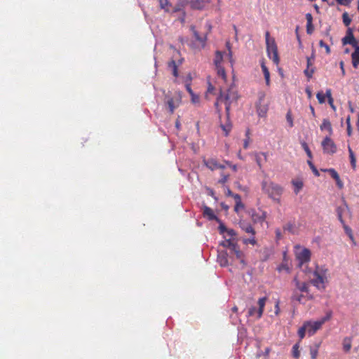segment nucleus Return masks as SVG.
<instances>
[{"label":"nucleus","mask_w":359,"mask_h":359,"mask_svg":"<svg viewBox=\"0 0 359 359\" xmlns=\"http://www.w3.org/2000/svg\"><path fill=\"white\" fill-rule=\"evenodd\" d=\"M226 48H228L229 50V62L231 63V65L233 64V60L232 59V55H231V51L230 50V47H229V43H226Z\"/></svg>","instance_id":"49"},{"label":"nucleus","mask_w":359,"mask_h":359,"mask_svg":"<svg viewBox=\"0 0 359 359\" xmlns=\"http://www.w3.org/2000/svg\"><path fill=\"white\" fill-rule=\"evenodd\" d=\"M266 301V297H265L260 298L258 300V306H259V309L257 311V318H260L263 314Z\"/></svg>","instance_id":"22"},{"label":"nucleus","mask_w":359,"mask_h":359,"mask_svg":"<svg viewBox=\"0 0 359 359\" xmlns=\"http://www.w3.org/2000/svg\"><path fill=\"white\" fill-rule=\"evenodd\" d=\"M276 236H277V238L278 239L281 238V233H280V231L279 229H277L276 231Z\"/></svg>","instance_id":"61"},{"label":"nucleus","mask_w":359,"mask_h":359,"mask_svg":"<svg viewBox=\"0 0 359 359\" xmlns=\"http://www.w3.org/2000/svg\"><path fill=\"white\" fill-rule=\"evenodd\" d=\"M343 225V227L344 229V231L346 233V234L348 236V237L350 238V239L351 241H353L354 240V238H353V233H352V230L351 229L350 227H348L346 224L345 222H344V224H342Z\"/></svg>","instance_id":"35"},{"label":"nucleus","mask_w":359,"mask_h":359,"mask_svg":"<svg viewBox=\"0 0 359 359\" xmlns=\"http://www.w3.org/2000/svg\"><path fill=\"white\" fill-rule=\"evenodd\" d=\"M226 195L233 198L235 201L234 210L236 212H238L244 208V205L241 201L240 195L233 194L231 190L228 189Z\"/></svg>","instance_id":"12"},{"label":"nucleus","mask_w":359,"mask_h":359,"mask_svg":"<svg viewBox=\"0 0 359 359\" xmlns=\"http://www.w3.org/2000/svg\"><path fill=\"white\" fill-rule=\"evenodd\" d=\"M243 243L245 244L250 243L252 245H255L257 244V241H256L255 236H252V237H251V238L244 239Z\"/></svg>","instance_id":"39"},{"label":"nucleus","mask_w":359,"mask_h":359,"mask_svg":"<svg viewBox=\"0 0 359 359\" xmlns=\"http://www.w3.org/2000/svg\"><path fill=\"white\" fill-rule=\"evenodd\" d=\"M333 102H334V100H333L332 97H330V99H329V100H328V102H329L330 105L331 106V107L332 109H335V107H334V105L333 104Z\"/></svg>","instance_id":"57"},{"label":"nucleus","mask_w":359,"mask_h":359,"mask_svg":"<svg viewBox=\"0 0 359 359\" xmlns=\"http://www.w3.org/2000/svg\"><path fill=\"white\" fill-rule=\"evenodd\" d=\"M262 69L266 80V84L269 86L270 84V74L268 68L266 67L264 62L262 63Z\"/></svg>","instance_id":"29"},{"label":"nucleus","mask_w":359,"mask_h":359,"mask_svg":"<svg viewBox=\"0 0 359 359\" xmlns=\"http://www.w3.org/2000/svg\"><path fill=\"white\" fill-rule=\"evenodd\" d=\"M308 163L309 165H310L311 168L312 169L313 173L316 175V176H319V172L318 171V170L316 169V168L313 165V164L312 163L311 161H308Z\"/></svg>","instance_id":"46"},{"label":"nucleus","mask_w":359,"mask_h":359,"mask_svg":"<svg viewBox=\"0 0 359 359\" xmlns=\"http://www.w3.org/2000/svg\"><path fill=\"white\" fill-rule=\"evenodd\" d=\"M251 217L255 223H262L266 219V212H255L253 211L252 212Z\"/></svg>","instance_id":"16"},{"label":"nucleus","mask_w":359,"mask_h":359,"mask_svg":"<svg viewBox=\"0 0 359 359\" xmlns=\"http://www.w3.org/2000/svg\"><path fill=\"white\" fill-rule=\"evenodd\" d=\"M238 99L237 92L233 88H230L228 90V93L226 94V101L230 100L231 102L236 101Z\"/></svg>","instance_id":"23"},{"label":"nucleus","mask_w":359,"mask_h":359,"mask_svg":"<svg viewBox=\"0 0 359 359\" xmlns=\"http://www.w3.org/2000/svg\"><path fill=\"white\" fill-rule=\"evenodd\" d=\"M226 165H228L230 168H232L233 171H236V165H231L229 162L226 161Z\"/></svg>","instance_id":"58"},{"label":"nucleus","mask_w":359,"mask_h":359,"mask_svg":"<svg viewBox=\"0 0 359 359\" xmlns=\"http://www.w3.org/2000/svg\"><path fill=\"white\" fill-rule=\"evenodd\" d=\"M343 203H344L343 205L339 206L337 208V216H338L339 220L340 221V222L341 224H344V220L343 219V213L345 211L348 210V207L345 200H343Z\"/></svg>","instance_id":"17"},{"label":"nucleus","mask_w":359,"mask_h":359,"mask_svg":"<svg viewBox=\"0 0 359 359\" xmlns=\"http://www.w3.org/2000/svg\"><path fill=\"white\" fill-rule=\"evenodd\" d=\"M320 129L321 130H324V129L327 130L329 131L330 135H332V128L331 123L327 119H323V123L320 126Z\"/></svg>","instance_id":"28"},{"label":"nucleus","mask_w":359,"mask_h":359,"mask_svg":"<svg viewBox=\"0 0 359 359\" xmlns=\"http://www.w3.org/2000/svg\"><path fill=\"white\" fill-rule=\"evenodd\" d=\"M311 325V322L306 321L304 323L303 326L301 327L298 330V334L300 337V339H302L305 336L306 330L309 329V325Z\"/></svg>","instance_id":"25"},{"label":"nucleus","mask_w":359,"mask_h":359,"mask_svg":"<svg viewBox=\"0 0 359 359\" xmlns=\"http://www.w3.org/2000/svg\"><path fill=\"white\" fill-rule=\"evenodd\" d=\"M265 93H259V100L256 104L257 112L260 117H265L269 110V101L265 99Z\"/></svg>","instance_id":"3"},{"label":"nucleus","mask_w":359,"mask_h":359,"mask_svg":"<svg viewBox=\"0 0 359 359\" xmlns=\"http://www.w3.org/2000/svg\"><path fill=\"white\" fill-rule=\"evenodd\" d=\"M319 344H317L315 348H311L310 351L311 359H316L318 353Z\"/></svg>","instance_id":"37"},{"label":"nucleus","mask_w":359,"mask_h":359,"mask_svg":"<svg viewBox=\"0 0 359 359\" xmlns=\"http://www.w3.org/2000/svg\"><path fill=\"white\" fill-rule=\"evenodd\" d=\"M191 102L194 104H198L200 102V97L198 95H196L194 93L191 95Z\"/></svg>","instance_id":"43"},{"label":"nucleus","mask_w":359,"mask_h":359,"mask_svg":"<svg viewBox=\"0 0 359 359\" xmlns=\"http://www.w3.org/2000/svg\"><path fill=\"white\" fill-rule=\"evenodd\" d=\"M319 46L321 47V48H325V51L327 54H330V48L328 45H327L326 43H324V41L323 40H320L319 41Z\"/></svg>","instance_id":"41"},{"label":"nucleus","mask_w":359,"mask_h":359,"mask_svg":"<svg viewBox=\"0 0 359 359\" xmlns=\"http://www.w3.org/2000/svg\"><path fill=\"white\" fill-rule=\"evenodd\" d=\"M355 51L352 53V63L355 68H357L359 65V46L355 47Z\"/></svg>","instance_id":"20"},{"label":"nucleus","mask_w":359,"mask_h":359,"mask_svg":"<svg viewBox=\"0 0 359 359\" xmlns=\"http://www.w3.org/2000/svg\"><path fill=\"white\" fill-rule=\"evenodd\" d=\"M306 19L307 21L306 25V32L309 34H311L313 32L314 27L313 25V17L311 13H307L306 15Z\"/></svg>","instance_id":"19"},{"label":"nucleus","mask_w":359,"mask_h":359,"mask_svg":"<svg viewBox=\"0 0 359 359\" xmlns=\"http://www.w3.org/2000/svg\"><path fill=\"white\" fill-rule=\"evenodd\" d=\"M263 189L268 193L270 197H273L274 195L280 196L283 191V189L274 183L267 184L266 182H264Z\"/></svg>","instance_id":"8"},{"label":"nucleus","mask_w":359,"mask_h":359,"mask_svg":"<svg viewBox=\"0 0 359 359\" xmlns=\"http://www.w3.org/2000/svg\"><path fill=\"white\" fill-rule=\"evenodd\" d=\"M292 184L294 186V192L295 194H298L299 191L302 189L303 187V182L301 180H294L292 181Z\"/></svg>","instance_id":"32"},{"label":"nucleus","mask_w":359,"mask_h":359,"mask_svg":"<svg viewBox=\"0 0 359 359\" xmlns=\"http://www.w3.org/2000/svg\"><path fill=\"white\" fill-rule=\"evenodd\" d=\"M292 229V225L287 224L284 227V229L290 230Z\"/></svg>","instance_id":"62"},{"label":"nucleus","mask_w":359,"mask_h":359,"mask_svg":"<svg viewBox=\"0 0 359 359\" xmlns=\"http://www.w3.org/2000/svg\"><path fill=\"white\" fill-rule=\"evenodd\" d=\"M255 313H256V308L255 307L252 306V307L249 309V311H248L249 316H254Z\"/></svg>","instance_id":"51"},{"label":"nucleus","mask_w":359,"mask_h":359,"mask_svg":"<svg viewBox=\"0 0 359 359\" xmlns=\"http://www.w3.org/2000/svg\"><path fill=\"white\" fill-rule=\"evenodd\" d=\"M326 271H319L318 269L314 271L316 278L311 280V283L318 288H325V283L327 281V276L325 275Z\"/></svg>","instance_id":"5"},{"label":"nucleus","mask_w":359,"mask_h":359,"mask_svg":"<svg viewBox=\"0 0 359 359\" xmlns=\"http://www.w3.org/2000/svg\"><path fill=\"white\" fill-rule=\"evenodd\" d=\"M205 29H206L205 32H199L195 29L194 26L191 27V29L193 32L196 41L198 42V46L200 47V48H203L205 46L206 40H207V34H208V32H209L211 29V27L208 23H206Z\"/></svg>","instance_id":"4"},{"label":"nucleus","mask_w":359,"mask_h":359,"mask_svg":"<svg viewBox=\"0 0 359 359\" xmlns=\"http://www.w3.org/2000/svg\"><path fill=\"white\" fill-rule=\"evenodd\" d=\"M303 297H304L303 294H297L295 292H294V294L292 297V299L297 301L298 302H301Z\"/></svg>","instance_id":"44"},{"label":"nucleus","mask_w":359,"mask_h":359,"mask_svg":"<svg viewBox=\"0 0 359 359\" xmlns=\"http://www.w3.org/2000/svg\"><path fill=\"white\" fill-rule=\"evenodd\" d=\"M336 182H337V186H338V187L339 189H342L343 188L344 185H343L342 182L340 180L339 177H338V180H336Z\"/></svg>","instance_id":"53"},{"label":"nucleus","mask_w":359,"mask_h":359,"mask_svg":"<svg viewBox=\"0 0 359 359\" xmlns=\"http://www.w3.org/2000/svg\"><path fill=\"white\" fill-rule=\"evenodd\" d=\"M352 0H337L338 4L346 6L350 4Z\"/></svg>","instance_id":"50"},{"label":"nucleus","mask_w":359,"mask_h":359,"mask_svg":"<svg viewBox=\"0 0 359 359\" xmlns=\"http://www.w3.org/2000/svg\"><path fill=\"white\" fill-rule=\"evenodd\" d=\"M314 60L313 55L311 57H307V69L304 71L306 76L311 79L312 77L313 74L314 73L315 69L313 67L312 60Z\"/></svg>","instance_id":"15"},{"label":"nucleus","mask_w":359,"mask_h":359,"mask_svg":"<svg viewBox=\"0 0 359 359\" xmlns=\"http://www.w3.org/2000/svg\"><path fill=\"white\" fill-rule=\"evenodd\" d=\"M205 163L206 165V166L210 168L211 170H216V169H218L219 168H222V166L219 164L217 161L214 160V159H209L206 161H205Z\"/></svg>","instance_id":"21"},{"label":"nucleus","mask_w":359,"mask_h":359,"mask_svg":"<svg viewBox=\"0 0 359 359\" xmlns=\"http://www.w3.org/2000/svg\"><path fill=\"white\" fill-rule=\"evenodd\" d=\"M306 93H307V95H308V97H309V98H311V96H312L311 90L309 88H307L306 89Z\"/></svg>","instance_id":"60"},{"label":"nucleus","mask_w":359,"mask_h":359,"mask_svg":"<svg viewBox=\"0 0 359 359\" xmlns=\"http://www.w3.org/2000/svg\"><path fill=\"white\" fill-rule=\"evenodd\" d=\"M327 171L330 173L331 176L336 180H338L339 175L334 169H329Z\"/></svg>","instance_id":"45"},{"label":"nucleus","mask_w":359,"mask_h":359,"mask_svg":"<svg viewBox=\"0 0 359 359\" xmlns=\"http://www.w3.org/2000/svg\"><path fill=\"white\" fill-rule=\"evenodd\" d=\"M342 18H343V22L344 23V25L346 26H348L351 24V19L349 18L347 13H343Z\"/></svg>","instance_id":"38"},{"label":"nucleus","mask_w":359,"mask_h":359,"mask_svg":"<svg viewBox=\"0 0 359 359\" xmlns=\"http://www.w3.org/2000/svg\"><path fill=\"white\" fill-rule=\"evenodd\" d=\"M276 315H278L280 313L279 302L278 301L276 304Z\"/></svg>","instance_id":"54"},{"label":"nucleus","mask_w":359,"mask_h":359,"mask_svg":"<svg viewBox=\"0 0 359 359\" xmlns=\"http://www.w3.org/2000/svg\"><path fill=\"white\" fill-rule=\"evenodd\" d=\"M286 118H287V122L289 123L290 126L292 127L293 126V120H292V114H291L290 111H289L287 113Z\"/></svg>","instance_id":"42"},{"label":"nucleus","mask_w":359,"mask_h":359,"mask_svg":"<svg viewBox=\"0 0 359 359\" xmlns=\"http://www.w3.org/2000/svg\"><path fill=\"white\" fill-rule=\"evenodd\" d=\"M325 96L328 98V100L330 99V97H332L330 89H327L326 90Z\"/></svg>","instance_id":"55"},{"label":"nucleus","mask_w":359,"mask_h":359,"mask_svg":"<svg viewBox=\"0 0 359 359\" xmlns=\"http://www.w3.org/2000/svg\"><path fill=\"white\" fill-rule=\"evenodd\" d=\"M296 257L299 260V266L301 267L304 263L307 262L310 260L311 252L309 250L304 248L296 253Z\"/></svg>","instance_id":"13"},{"label":"nucleus","mask_w":359,"mask_h":359,"mask_svg":"<svg viewBox=\"0 0 359 359\" xmlns=\"http://www.w3.org/2000/svg\"><path fill=\"white\" fill-rule=\"evenodd\" d=\"M203 215L205 217H207L209 220H216L219 224V230L221 234L224 233V224L222 220L218 219L217 216L214 214L212 209L205 205L203 207Z\"/></svg>","instance_id":"6"},{"label":"nucleus","mask_w":359,"mask_h":359,"mask_svg":"<svg viewBox=\"0 0 359 359\" xmlns=\"http://www.w3.org/2000/svg\"><path fill=\"white\" fill-rule=\"evenodd\" d=\"M319 103L323 104L325 101V95L322 92H318L316 95Z\"/></svg>","instance_id":"40"},{"label":"nucleus","mask_w":359,"mask_h":359,"mask_svg":"<svg viewBox=\"0 0 359 359\" xmlns=\"http://www.w3.org/2000/svg\"><path fill=\"white\" fill-rule=\"evenodd\" d=\"M342 43L344 45L350 44V45L353 46V47L358 46H357L358 42L355 40V39L354 38V36L353 34V30L351 28L348 29L347 32H346V36L344 38H343Z\"/></svg>","instance_id":"14"},{"label":"nucleus","mask_w":359,"mask_h":359,"mask_svg":"<svg viewBox=\"0 0 359 359\" xmlns=\"http://www.w3.org/2000/svg\"><path fill=\"white\" fill-rule=\"evenodd\" d=\"M294 283H295V286L297 289L300 290L301 292H308L309 291V286L308 284L305 282L301 283L297 276L294 278L293 280Z\"/></svg>","instance_id":"18"},{"label":"nucleus","mask_w":359,"mask_h":359,"mask_svg":"<svg viewBox=\"0 0 359 359\" xmlns=\"http://www.w3.org/2000/svg\"><path fill=\"white\" fill-rule=\"evenodd\" d=\"M303 147H304L305 151L306 152L307 156L309 158H311L312 157L311 151H310V149H309L308 145L306 144V143H304L303 144Z\"/></svg>","instance_id":"47"},{"label":"nucleus","mask_w":359,"mask_h":359,"mask_svg":"<svg viewBox=\"0 0 359 359\" xmlns=\"http://www.w3.org/2000/svg\"><path fill=\"white\" fill-rule=\"evenodd\" d=\"M223 62V54L222 51L217 50L215 53V57L214 59V65L217 75L224 80V69L222 64Z\"/></svg>","instance_id":"7"},{"label":"nucleus","mask_w":359,"mask_h":359,"mask_svg":"<svg viewBox=\"0 0 359 359\" xmlns=\"http://www.w3.org/2000/svg\"><path fill=\"white\" fill-rule=\"evenodd\" d=\"M208 86L205 93V98L207 100H210V96L211 95H217V100L215 101L214 106L216 109V112L218 114V118L220 122V127L224 131V125L222 123V108L219 107V104L224 102V97L223 96V92L222 87H219L217 88L214 86L210 81L208 80Z\"/></svg>","instance_id":"2"},{"label":"nucleus","mask_w":359,"mask_h":359,"mask_svg":"<svg viewBox=\"0 0 359 359\" xmlns=\"http://www.w3.org/2000/svg\"><path fill=\"white\" fill-rule=\"evenodd\" d=\"M310 109H311V111L312 113V114L313 116H315V111H314V108L312 107V106H310Z\"/></svg>","instance_id":"64"},{"label":"nucleus","mask_w":359,"mask_h":359,"mask_svg":"<svg viewBox=\"0 0 359 359\" xmlns=\"http://www.w3.org/2000/svg\"><path fill=\"white\" fill-rule=\"evenodd\" d=\"M268 42H271V39H269V32H266V43H267Z\"/></svg>","instance_id":"59"},{"label":"nucleus","mask_w":359,"mask_h":359,"mask_svg":"<svg viewBox=\"0 0 359 359\" xmlns=\"http://www.w3.org/2000/svg\"><path fill=\"white\" fill-rule=\"evenodd\" d=\"M168 68L172 71V73L175 77L178 76L177 66L174 60H172L168 62Z\"/></svg>","instance_id":"26"},{"label":"nucleus","mask_w":359,"mask_h":359,"mask_svg":"<svg viewBox=\"0 0 359 359\" xmlns=\"http://www.w3.org/2000/svg\"><path fill=\"white\" fill-rule=\"evenodd\" d=\"M167 104L168 106L170 113L172 114L174 112L175 109L177 107V106H175L174 104L173 99L169 98L167 101Z\"/></svg>","instance_id":"34"},{"label":"nucleus","mask_w":359,"mask_h":359,"mask_svg":"<svg viewBox=\"0 0 359 359\" xmlns=\"http://www.w3.org/2000/svg\"><path fill=\"white\" fill-rule=\"evenodd\" d=\"M339 65H340V68H341V69L342 75L344 76V75H345V69H344V62H342V61H341V62H340V64H339Z\"/></svg>","instance_id":"56"},{"label":"nucleus","mask_w":359,"mask_h":359,"mask_svg":"<svg viewBox=\"0 0 359 359\" xmlns=\"http://www.w3.org/2000/svg\"><path fill=\"white\" fill-rule=\"evenodd\" d=\"M226 233L231 236L228 240L226 239V248L229 250V254L232 256L235 261H237L241 264H245L243 259V253L240 250L237 242L236 233L233 229H228L226 228Z\"/></svg>","instance_id":"1"},{"label":"nucleus","mask_w":359,"mask_h":359,"mask_svg":"<svg viewBox=\"0 0 359 359\" xmlns=\"http://www.w3.org/2000/svg\"><path fill=\"white\" fill-rule=\"evenodd\" d=\"M230 129H231V126H229L226 123V129H225L226 134L227 133V131L229 130Z\"/></svg>","instance_id":"63"},{"label":"nucleus","mask_w":359,"mask_h":359,"mask_svg":"<svg viewBox=\"0 0 359 359\" xmlns=\"http://www.w3.org/2000/svg\"><path fill=\"white\" fill-rule=\"evenodd\" d=\"M351 348V338L346 337L343 341V348L344 351L348 352Z\"/></svg>","instance_id":"30"},{"label":"nucleus","mask_w":359,"mask_h":359,"mask_svg":"<svg viewBox=\"0 0 359 359\" xmlns=\"http://www.w3.org/2000/svg\"><path fill=\"white\" fill-rule=\"evenodd\" d=\"M346 123H347V134L348 136L351 135V127L350 124V117H348L346 119Z\"/></svg>","instance_id":"48"},{"label":"nucleus","mask_w":359,"mask_h":359,"mask_svg":"<svg viewBox=\"0 0 359 359\" xmlns=\"http://www.w3.org/2000/svg\"><path fill=\"white\" fill-rule=\"evenodd\" d=\"M159 2L160 6L162 9H164L165 11H170V4L168 0H159Z\"/></svg>","instance_id":"33"},{"label":"nucleus","mask_w":359,"mask_h":359,"mask_svg":"<svg viewBox=\"0 0 359 359\" xmlns=\"http://www.w3.org/2000/svg\"><path fill=\"white\" fill-rule=\"evenodd\" d=\"M217 262L220 266L223 267L224 266V252L222 250H217Z\"/></svg>","instance_id":"27"},{"label":"nucleus","mask_w":359,"mask_h":359,"mask_svg":"<svg viewBox=\"0 0 359 359\" xmlns=\"http://www.w3.org/2000/svg\"><path fill=\"white\" fill-rule=\"evenodd\" d=\"M240 226L244 231H245L248 233H251L252 236H255V231L250 224L245 223V222H241L240 224Z\"/></svg>","instance_id":"24"},{"label":"nucleus","mask_w":359,"mask_h":359,"mask_svg":"<svg viewBox=\"0 0 359 359\" xmlns=\"http://www.w3.org/2000/svg\"><path fill=\"white\" fill-rule=\"evenodd\" d=\"M348 153H349V156H350V159H351V166L353 169H355L356 167V159H355L354 153L350 147H348Z\"/></svg>","instance_id":"31"},{"label":"nucleus","mask_w":359,"mask_h":359,"mask_svg":"<svg viewBox=\"0 0 359 359\" xmlns=\"http://www.w3.org/2000/svg\"><path fill=\"white\" fill-rule=\"evenodd\" d=\"M332 316L331 312H328L326 316L323 318L321 320L311 323V325H309L308 332L309 334H313L318 330L320 328L323 324H324L327 320H330Z\"/></svg>","instance_id":"9"},{"label":"nucleus","mask_w":359,"mask_h":359,"mask_svg":"<svg viewBox=\"0 0 359 359\" xmlns=\"http://www.w3.org/2000/svg\"><path fill=\"white\" fill-rule=\"evenodd\" d=\"M299 347V343H297L294 345L293 348H292V355L295 358H298L300 355Z\"/></svg>","instance_id":"36"},{"label":"nucleus","mask_w":359,"mask_h":359,"mask_svg":"<svg viewBox=\"0 0 359 359\" xmlns=\"http://www.w3.org/2000/svg\"><path fill=\"white\" fill-rule=\"evenodd\" d=\"M266 50L269 57H271V54H272V60L276 65L279 62V57L278 54V48L277 46L275 43L274 39H271V42H268L266 43Z\"/></svg>","instance_id":"10"},{"label":"nucleus","mask_w":359,"mask_h":359,"mask_svg":"<svg viewBox=\"0 0 359 359\" xmlns=\"http://www.w3.org/2000/svg\"><path fill=\"white\" fill-rule=\"evenodd\" d=\"M186 89L188 91V93H189V95H192L194 93L191 88V84L190 83H187L186 84Z\"/></svg>","instance_id":"52"},{"label":"nucleus","mask_w":359,"mask_h":359,"mask_svg":"<svg viewBox=\"0 0 359 359\" xmlns=\"http://www.w3.org/2000/svg\"><path fill=\"white\" fill-rule=\"evenodd\" d=\"M321 144L324 152L326 154H333L337 151L336 144L329 137H326L322 142Z\"/></svg>","instance_id":"11"}]
</instances>
